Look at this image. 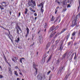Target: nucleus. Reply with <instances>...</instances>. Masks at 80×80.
Listing matches in <instances>:
<instances>
[{"label": "nucleus", "instance_id": "nucleus-41", "mask_svg": "<svg viewBox=\"0 0 80 80\" xmlns=\"http://www.w3.org/2000/svg\"><path fill=\"white\" fill-rule=\"evenodd\" d=\"M75 23H74V24L73 25L72 24V27H73L74 26H75Z\"/></svg>", "mask_w": 80, "mask_h": 80}, {"label": "nucleus", "instance_id": "nucleus-46", "mask_svg": "<svg viewBox=\"0 0 80 80\" xmlns=\"http://www.w3.org/2000/svg\"><path fill=\"white\" fill-rule=\"evenodd\" d=\"M62 69H63V67H62L61 68V70H62Z\"/></svg>", "mask_w": 80, "mask_h": 80}, {"label": "nucleus", "instance_id": "nucleus-60", "mask_svg": "<svg viewBox=\"0 0 80 80\" xmlns=\"http://www.w3.org/2000/svg\"><path fill=\"white\" fill-rule=\"evenodd\" d=\"M50 52V51H48L47 53H49V52Z\"/></svg>", "mask_w": 80, "mask_h": 80}, {"label": "nucleus", "instance_id": "nucleus-8", "mask_svg": "<svg viewBox=\"0 0 80 80\" xmlns=\"http://www.w3.org/2000/svg\"><path fill=\"white\" fill-rule=\"evenodd\" d=\"M67 53L66 52L62 55V60H63V58H65V57H66L67 55Z\"/></svg>", "mask_w": 80, "mask_h": 80}, {"label": "nucleus", "instance_id": "nucleus-63", "mask_svg": "<svg viewBox=\"0 0 80 80\" xmlns=\"http://www.w3.org/2000/svg\"><path fill=\"white\" fill-rule=\"evenodd\" d=\"M57 3H58V4H60V2H58H58Z\"/></svg>", "mask_w": 80, "mask_h": 80}, {"label": "nucleus", "instance_id": "nucleus-38", "mask_svg": "<svg viewBox=\"0 0 80 80\" xmlns=\"http://www.w3.org/2000/svg\"><path fill=\"white\" fill-rule=\"evenodd\" d=\"M66 10H67V9H63V10H62V12H65V11H66Z\"/></svg>", "mask_w": 80, "mask_h": 80}, {"label": "nucleus", "instance_id": "nucleus-13", "mask_svg": "<svg viewBox=\"0 0 80 80\" xmlns=\"http://www.w3.org/2000/svg\"><path fill=\"white\" fill-rule=\"evenodd\" d=\"M80 12H79L78 14L76 16L75 19H78V18H77V17H80Z\"/></svg>", "mask_w": 80, "mask_h": 80}, {"label": "nucleus", "instance_id": "nucleus-19", "mask_svg": "<svg viewBox=\"0 0 80 80\" xmlns=\"http://www.w3.org/2000/svg\"><path fill=\"white\" fill-rule=\"evenodd\" d=\"M2 5L3 7H5V5H6V3H5V2H3L2 3Z\"/></svg>", "mask_w": 80, "mask_h": 80}, {"label": "nucleus", "instance_id": "nucleus-36", "mask_svg": "<svg viewBox=\"0 0 80 80\" xmlns=\"http://www.w3.org/2000/svg\"><path fill=\"white\" fill-rule=\"evenodd\" d=\"M50 72H51V71H49V72H48L47 73V74L48 75H49V74H50Z\"/></svg>", "mask_w": 80, "mask_h": 80}, {"label": "nucleus", "instance_id": "nucleus-35", "mask_svg": "<svg viewBox=\"0 0 80 80\" xmlns=\"http://www.w3.org/2000/svg\"><path fill=\"white\" fill-rule=\"evenodd\" d=\"M39 40L40 42H42V39H40Z\"/></svg>", "mask_w": 80, "mask_h": 80}, {"label": "nucleus", "instance_id": "nucleus-5", "mask_svg": "<svg viewBox=\"0 0 80 80\" xmlns=\"http://www.w3.org/2000/svg\"><path fill=\"white\" fill-rule=\"evenodd\" d=\"M8 74H9L10 76L12 75V69L11 68L9 67L8 68Z\"/></svg>", "mask_w": 80, "mask_h": 80}, {"label": "nucleus", "instance_id": "nucleus-6", "mask_svg": "<svg viewBox=\"0 0 80 80\" xmlns=\"http://www.w3.org/2000/svg\"><path fill=\"white\" fill-rule=\"evenodd\" d=\"M48 28V25H47V24H46L44 26V27L43 30H44V31L45 32H46V28Z\"/></svg>", "mask_w": 80, "mask_h": 80}, {"label": "nucleus", "instance_id": "nucleus-51", "mask_svg": "<svg viewBox=\"0 0 80 80\" xmlns=\"http://www.w3.org/2000/svg\"><path fill=\"white\" fill-rule=\"evenodd\" d=\"M17 33H18V34H19V30H17Z\"/></svg>", "mask_w": 80, "mask_h": 80}, {"label": "nucleus", "instance_id": "nucleus-47", "mask_svg": "<svg viewBox=\"0 0 80 80\" xmlns=\"http://www.w3.org/2000/svg\"><path fill=\"white\" fill-rule=\"evenodd\" d=\"M70 44H71V42H69V43H68V45H70Z\"/></svg>", "mask_w": 80, "mask_h": 80}, {"label": "nucleus", "instance_id": "nucleus-40", "mask_svg": "<svg viewBox=\"0 0 80 80\" xmlns=\"http://www.w3.org/2000/svg\"><path fill=\"white\" fill-rule=\"evenodd\" d=\"M3 76L0 75V78H3Z\"/></svg>", "mask_w": 80, "mask_h": 80}, {"label": "nucleus", "instance_id": "nucleus-39", "mask_svg": "<svg viewBox=\"0 0 80 80\" xmlns=\"http://www.w3.org/2000/svg\"><path fill=\"white\" fill-rule=\"evenodd\" d=\"M74 53H73L71 56V57L72 58V57H73L74 55Z\"/></svg>", "mask_w": 80, "mask_h": 80}, {"label": "nucleus", "instance_id": "nucleus-54", "mask_svg": "<svg viewBox=\"0 0 80 80\" xmlns=\"http://www.w3.org/2000/svg\"><path fill=\"white\" fill-rule=\"evenodd\" d=\"M15 68H16V69L18 68V67H17V66H16L15 67Z\"/></svg>", "mask_w": 80, "mask_h": 80}, {"label": "nucleus", "instance_id": "nucleus-31", "mask_svg": "<svg viewBox=\"0 0 80 80\" xmlns=\"http://www.w3.org/2000/svg\"><path fill=\"white\" fill-rule=\"evenodd\" d=\"M27 12H28V9H27V8L25 9V14H27Z\"/></svg>", "mask_w": 80, "mask_h": 80}, {"label": "nucleus", "instance_id": "nucleus-32", "mask_svg": "<svg viewBox=\"0 0 80 80\" xmlns=\"http://www.w3.org/2000/svg\"><path fill=\"white\" fill-rule=\"evenodd\" d=\"M68 8H70V7H71V6H70V4H68L67 6Z\"/></svg>", "mask_w": 80, "mask_h": 80}, {"label": "nucleus", "instance_id": "nucleus-22", "mask_svg": "<svg viewBox=\"0 0 80 80\" xmlns=\"http://www.w3.org/2000/svg\"><path fill=\"white\" fill-rule=\"evenodd\" d=\"M74 60H76V59H77V53H76V52H75V56L74 58Z\"/></svg>", "mask_w": 80, "mask_h": 80}, {"label": "nucleus", "instance_id": "nucleus-61", "mask_svg": "<svg viewBox=\"0 0 80 80\" xmlns=\"http://www.w3.org/2000/svg\"><path fill=\"white\" fill-rule=\"evenodd\" d=\"M35 20H37V17H35Z\"/></svg>", "mask_w": 80, "mask_h": 80}, {"label": "nucleus", "instance_id": "nucleus-62", "mask_svg": "<svg viewBox=\"0 0 80 80\" xmlns=\"http://www.w3.org/2000/svg\"><path fill=\"white\" fill-rule=\"evenodd\" d=\"M55 34V33H54L53 34H52V35H54Z\"/></svg>", "mask_w": 80, "mask_h": 80}, {"label": "nucleus", "instance_id": "nucleus-18", "mask_svg": "<svg viewBox=\"0 0 80 80\" xmlns=\"http://www.w3.org/2000/svg\"><path fill=\"white\" fill-rule=\"evenodd\" d=\"M55 20V18H54V17H53V16H52L51 20V21H53V20Z\"/></svg>", "mask_w": 80, "mask_h": 80}, {"label": "nucleus", "instance_id": "nucleus-27", "mask_svg": "<svg viewBox=\"0 0 80 80\" xmlns=\"http://www.w3.org/2000/svg\"><path fill=\"white\" fill-rule=\"evenodd\" d=\"M0 7L1 9L4 10V8H3V6L0 5Z\"/></svg>", "mask_w": 80, "mask_h": 80}, {"label": "nucleus", "instance_id": "nucleus-2", "mask_svg": "<svg viewBox=\"0 0 80 80\" xmlns=\"http://www.w3.org/2000/svg\"><path fill=\"white\" fill-rule=\"evenodd\" d=\"M37 78L38 80H42L43 79L45 78V76L44 75H38Z\"/></svg>", "mask_w": 80, "mask_h": 80}, {"label": "nucleus", "instance_id": "nucleus-7", "mask_svg": "<svg viewBox=\"0 0 80 80\" xmlns=\"http://www.w3.org/2000/svg\"><path fill=\"white\" fill-rule=\"evenodd\" d=\"M18 60V58L14 57L12 58V60L14 62H15V61H17Z\"/></svg>", "mask_w": 80, "mask_h": 80}, {"label": "nucleus", "instance_id": "nucleus-21", "mask_svg": "<svg viewBox=\"0 0 80 80\" xmlns=\"http://www.w3.org/2000/svg\"><path fill=\"white\" fill-rule=\"evenodd\" d=\"M42 8H43V6L41 8V12L43 13V9Z\"/></svg>", "mask_w": 80, "mask_h": 80}, {"label": "nucleus", "instance_id": "nucleus-23", "mask_svg": "<svg viewBox=\"0 0 80 80\" xmlns=\"http://www.w3.org/2000/svg\"><path fill=\"white\" fill-rule=\"evenodd\" d=\"M65 30H66L65 29H63L62 31H61V33H63V32H64L65 31Z\"/></svg>", "mask_w": 80, "mask_h": 80}, {"label": "nucleus", "instance_id": "nucleus-4", "mask_svg": "<svg viewBox=\"0 0 80 80\" xmlns=\"http://www.w3.org/2000/svg\"><path fill=\"white\" fill-rule=\"evenodd\" d=\"M38 67V65H35V64L34 63H33V67L34 68L35 70H36V72L34 73L35 75H36L37 74V72H38V68L37 67Z\"/></svg>", "mask_w": 80, "mask_h": 80}, {"label": "nucleus", "instance_id": "nucleus-15", "mask_svg": "<svg viewBox=\"0 0 80 80\" xmlns=\"http://www.w3.org/2000/svg\"><path fill=\"white\" fill-rule=\"evenodd\" d=\"M62 3H63V5H65V1L66 0H62Z\"/></svg>", "mask_w": 80, "mask_h": 80}, {"label": "nucleus", "instance_id": "nucleus-16", "mask_svg": "<svg viewBox=\"0 0 80 80\" xmlns=\"http://www.w3.org/2000/svg\"><path fill=\"white\" fill-rule=\"evenodd\" d=\"M70 35V33H68L66 38L67 40H68V38H69Z\"/></svg>", "mask_w": 80, "mask_h": 80}, {"label": "nucleus", "instance_id": "nucleus-17", "mask_svg": "<svg viewBox=\"0 0 80 80\" xmlns=\"http://www.w3.org/2000/svg\"><path fill=\"white\" fill-rule=\"evenodd\" d=\"M26 30L27 31V33L29 34V29L27 27L26 28Z\"/></svg>", "mask_w": 80, "mask_h": 80}, {"label": "nucleus", "instance_id": "nucleus-42", "mask_svg": "<svg viewBox=\"0 0 80 80\" xmlns=\"http://www.w3.org/2000/svg\"><path fill=\"white\" fill-rule=\"evenodd\" d=\"M28 34H28V33H27V34L26 35L25 37H26V38H27V37L28 36Z\"/></svg>", "mask_w": 80, "mask_h": 80}, {"label": "nucleus", "instance_id": "nucleus-9", "mask_svg": "<svg viewBox=\"0 0 80 80\" xmlns=\"http://www.w3.org/2000/svg\"><path fill=\"white\" fill-rule=\"evenodd\" d=\"M19 41H20V38H19V37H18L17 38V39H16L15 40V41L17 43H18V42H19Z\"/></svg>", "mask_w": 80, "mask_h": 80}, {"label": "nucleus", "instance_id": "nucleus-29", "mask_svg": "<svg viewBox=\"0 0 80 80\" xmlns=\"http://www.w3.org/2000/svg\"><path fill=\"white\" fill-rule=\"evenodd\" d=\"M18 29L20 31V33H21L22 32V30H21V28L20 27H19V26H18Z\"/></svg>", "mask_w": 80, "mask_h": 80}, {"label": "nucleus", "instance_id": "nucleus-25", "mask_svg": "<svg viewBox=\"0 0 80 80\" xmlns=\"http://www.w3.org/2000/svg\"><path fill=\"white\" fill-rule=\"evenodd\" d=\"M50 43H48L47 46H46L47 48H48V47H50Z\"/></svg>", "mask_w": 80, "mask_h": 80}, {"label": "nucleus", "instance_id": "nucleus-43", "mask_svg": "<svg viewBox=\"0 0 80 80\" xmlns=\"http://www.w3.org/2000/svg\"><path fill=\"white\" fill-rule=\"evenodd\" d=\"M58 11H57V10L56 9H55V14H56L57 13V12Z\"/></svg>", "mask_w": 80, "mask_h": 80}, {"label": "nucleus", "instance_id": "nucleus-14", "mask_svg": "<svg viewBox=\"0 0 80 80\" xmlns=\"http://www.w3.org/2000/svg\"><path fill=\"white\" fill-rule=\"evenodd\" d=\"M25 58H20V62L21 63H22V60H24Z\"/></svg>", "mask_w": 80, "mask_h": 80}, {"label": "nucleus", "instance_id": "nucleus-45", "mask_svg": "<svg viewBox=\"0 0 80 80\" xmlns=\"http://www.w3.org/2000/svg\"><path fill=\"white\" fill-rule=\"evenodd\" d=\"M7 30L8 31V32H9V35H10V31H9V30L8 29H7Z\"/></svg>", "mask_w": 80, "mask_h": 80}, {"label": "nucleus", "instance_id": "nucleus-56", "mask_svg": "<svg viewBox=\"0 0 80 80\" xmlns=\"http://www.w3.org/2000/svg\"><path fill=\"white\" fill-rule=\"evenodd\" d=\"M58 8H59V7H58L56 8V9H57V10H58Z\"/></svg>", "mask_w": 80, "mask_h": 80}, {"label": "nucleus", "instance_id": "nucleus-48", "mask_svg": "<svg viewBox=\"0 0 80 80\" xmlns=\"http://www.w3.org/2000/svg\"><path fill=\"white\" fill-rule=\"evenodd\" d=\"M34 16H37V13H35L34 14Z\"/></svg>", "mask_w": 80, "mask_h": 80}, {"label": "nucleus", "instance_id": "nucleus-52", "mask_svg": "<svg viewBox=\"0 0 80 80\" xmlns=\"http://www.w3.org/2000/svg\"><path fill=\"white\" fill-rule=\"evenodd\" d=\"M9 13H10V15H12V12L11 11H10Z\"/></svg>", "mask_w": 80, "mask_h": 80}, {"label": "nucleus", "instance_id": "nucleus-12", "mask_svg": "<svg viewBox=\"0 0 80 80\" xmlns=\"http://www.w3.org/2000/svg\"><path fill=\"white\" fill-rule=\"evenodd\" d=\"M8 37L9 38L10 40H11L12 42V36L11 35H10V34H9V35H8Z\"/></svg>", "mask_w": 80, "mask_h": 80}, {"label": "nucleus", "instance_id": "nucleus-10", "mask_svg": "<svg viewBox=\"0 0 80 80\" xmlns=\"http://www.w3.org/2000/svg\"><path fill=\"white\" fill-rule=\"evenodd\" d=\"M43 4H44L43 2H42L38 5V7H43Z\"/></svg>", "mask_w": 80, "mask_h": 80}, {"label": "nucleus", "instance_id": "nucleus-64", "mask_svg": "<svg viewBox=\"0 0 80 80\" xmlns=\"http://www.w3.org/2000/svg\"><path fill=\"white\" fill-rule=\"evenodd\" d=\"M79 5H80V1H79Z\"/></svg>", "mask_w": 80, "mask_h": 80}, {"label": "nucleus", "instance_id": "nucleus-55", "mask_svg": "<svg viewBox=\"0 0 80 80\" xmlns=\"http://www.w3.org/2000/svg\"><path fill=\"white\" fill-rule=\"evenodd\" d=\"M20 12H19V17H20Z\"/></svg>", "mask_w": 80, "mask_h": 80}, {"label": "nucleus", "instance_id": "nucleus-53", "mask_svg": "<svg viewBox=\"0 0 80 80\" xmlns=\"http://www.w3.org/2000/svg\"><path fill=\"white\" fill-rule=\"evenodd\" d=\"M19 74H20V75H22V76H23V74H22V73L20 72Z\"/></svg>", "mask_w": 80, "mask_h": 80}, {"label": "nucleus", "instance_id": "nucleus-28", "mask_svg": "<svg viewBox=\"0 0 80 80\" xmlns=\"http://www.w3.org/2000/svg\"><path fill=\"white\" fill-rule=\"evenodd\" d=\"M60 16H58L57 18L56 19V21H55V22H57V21L58 20L59 18H60Z\"/></svg>", "mask_w": 80, "mask_h": 80}, {"label": "nucleus", "instance_id": "nucleus-50", "mask_svg": "<svg viewBox=\"0 0 80 80\" xmlns=\"http://www.w3.org/2000/svg\"><path fill=\"white\" fill-rule=\"evenodd\" d=\"M1 27L2 28H3V29H4V30H7V29H5V28H3V27Z\"/></svg>", "mask_w": 80, "mask_h": 80}, {"label": "nucleus", "instance_id": "nucleus-59", "mask_svg": "<svg viewBox=\"0 0 80 80\" xmlns=\"http://www.w3.org/2000/svg\"><path fill=\"white\" fill-rule=\"evenodd\" d=\"M17 80H20V78H18L17 79Z\"/></svg>", "mask_w": 80, "mask_h": 80}, {"label": "nucleus", "instance_id": "nucleus-49", "mask_svg": "<svg viewBox=\"0 0 80 80\" xmlns=\"http://www.w3.org/2000/svg\"><path fill=\"white\" fill-rule=\"evenodd\" d=\"M79 8H80V5H79V6L78 8V10H79Z\"/></svg>", "mask_w": 80, "mask_h": 80}, {"label": "nucleus", "instance_id": "nucleus-33", "mask_svg": "<svg viewBox=\"0 0 80 80\" xmlns=\"http://www.w3.org/2000/svg\"><path fill=\"white\" fill-rule=\"evenodd\" d=\"M30 10L31 11V12H33V9H32V8H29Z\"/></svg>", "mask_w": 80, "mask_h": 80}, {"label": "nucleus", "instance_id": "nucleus-24", "mask_svg": "<svg viewBox=\"0 0 80 80\" xmlns=\"http://www.w3.org/2000/svg\"><path fill=\"white\" fill-rule=\"evenodd\" d=\"M76 33V32H73L72 34V36H75V35Z\"/></svg>", "mask_w": 80, "mask_h": 80}, {"label": "nucleus", "instance_id": "nucleus-26", "mask_svg": "<svg viewBox=\"0 0 80 80\" xmlns=\"http://www.w3.org/2000/svg\"><path fill=\"white\" fill-rule=\"evenodd\" d=\"M68 76L67 75L66 77H65L64 80H67V78H68Z\"/></svg>", "mask_w": 80, "mask_h": 80}, {"label": "nucleus", "instance_id": "nucleus-20", "mask_svg": "<svg viewBox=\"0 0 80 80\" xmlns=\"http://www.w3.org/2000/svg\"><path fill=\"white\" fill-rule=\"evenodd\" d=\"M14 74L15 75H16V76H18V73H17V71H14Z\"/></svg>", "mask_w": 80, "mask_h": 80}, {"label": "nucleus", "instance_id": "nucleus-30", "mask_svg": "<svg viewBox=\"0 0 80 80\" xmlns=\"http://www.w3.org/2000/svg\"><path fill=\"white\" fill-rule=\"evenodd\" d=\"M3 56L4 57V58L5 60V61H7V58L5 57V55L3 54Z\"/></svg>", "mask_w": 80, "mask_h": 80}, {"label": "nucleus", "instance_id": "nucleus-11", "mask_svg": "<svg viewBox=\"0 0 80 80\" xmlns=\"http://www.w3.org/2000/svg\"><path fill=\"white\" fill-rule=\"evenodd\" d=\"M52 54H51L48 58V60H47V62H48L49 61H50V60L51 59V58H52Z\"/></svg>", "mask_w": 80, "mask_h": 80}, {"label": "nucleus", "instance_id": "nucleus-3", "mask_svg": "<svg viewBox=\"0 0 80 80\" xmlns=\"http://www.w3.org/2000/svg\"><path fill=\"white\" fill-rule=\"evenodd\" d=\"M58 27H59L58 26L56 27H55V26H53L50 29V30L49 31L50 32L52 33L53 32V30H57V29Z\"/></svg>", "mask_w": 80, "mask_h": 80}, {"label": "nucleus", "instance_id": "nucleus-57", "mask_svg": "<svg viewBox=\"0 0 80 80\" xmlns=\"http://www.w3.org/2000/svg\"><path fill=\"white\" fill-rule=\"evenodd\" d=\"M0 68H1V70H2V68L1 66H0Z\"/></svg>", "mask_w": 80, "mask_h": 80}, {"label": "nucleus", "instance_id": "nucleus-58", "mask_svg": "<svg viewBox=\"0 0 80 80\" xmlns=\"http://www.w3.org/2000/svg\"><path fill=\"white\" fill-rule=\"evenodd\" d=\"M36 54L37 55H38V52H37Z\"/></svg>", "mask_w": 80, "mask_h": 80}, {"label": "nucleus", "instance_id": "nucleus-37", "mask_svg": "<svg viewBox=\"0 0 80 80\" xmlns=\"http://www.w3.org/2000/svg\"><path fill=\"white\" fill-rule=\"evenodd\" d=\"M78 35L79 36H80V29L79 30V32H78Z\"/></svg>", "mask_w": 80, "mask_h": 80}, {"label": "nucleus", "instance_id": "nucleus-44", "mask_svg": "<svg viewBox=\"0 0 80 80\" xmlns=\"http://www.w3.org/2000/svg\"><path fill=\"white\" fill-rule=\"evenodd\" d=\"M58 34H59V33H58L57 35H56L55 37H54V38H55V37H57V35H58Z\"/></svg>", "mask_w": 80, "mask_h": 80}, {"label": "nucleus", "instance_id": "nucleus-1", "mask_svg": "<svg viewBox=\"0 0 80 80\" xmlns=\"http://www.w3.org/2000/svg\"><path fill=\"white\" fill-rule=\"evenodd\" d=\"M31 2H28V7H32V8H34V6H36V4L35 3V1H33V0H31ZM33 3V5L31 4V3Z\"/></svg>", "mask_w": 80, "mask_h": 80}, {"label": "nucleus", "instance_id": "nucleus-34", "mask_svg": "<svg viewBox=\"0 0 80 80\" xmlns=\"http://www.w3.org/2000/svg\"><path fill=\"white\" fill-rule=\"evenodd\" d=\"M60 62L59 61V60L58 59L57 60V62L56 63V64H58V63H59Z\"/></svg>", "mask_w": 80, "mask_h": 80}]
</instances>
